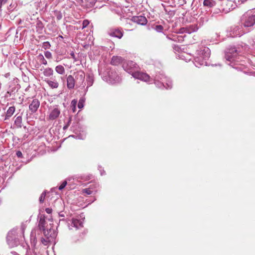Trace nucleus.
<instances>
[{
  "label": "nucleus",
  "mask_w": 255,
  "mask_h": 255,
  "mask_svg": "<svg viewBox=\"0 0 255 255\" xmlns=\"http://www.w3.org/2000/svg\"><path fill=\"white\" fill-rule=\"evenodd\" d=\"M211 54L210 49L206 46H202L196 51L193 62L196 67L208 65L207 60Z\"/></svg>",
  "instance_id": "nucleus-1"
},
{
  "label": "nucleus",
  "mask_w": 255,
  "mask_h": 255,
  "mask_svg": "<svg viewBox=\"0 0 255 255\" xmlns=\"http://www.w3.org/2000/svg\"><path fill=\"white\" fill-rule=\"evenodd\" d=\"M154 83L159 88L171 89L172 86L171 80L162 73L156 74L154 78Z\"/></svg>",
  "instance_id": "nucleus-2"
},
{
  "label": "nucleus",
  "mask_w": 255,
  "mask_h": 255,
  "mask_svg": "<svg viewBox=\"0 0 255 255\" xmlns=\"http://www.w3.org/2000/svg\"><path fill=\"white\" fill-rule=\"evenodd\" d=\"M242 24L245 27H251L255 24V14L252 10H249L244 13L241 18Z\"/></svg>",
  "instance_id": "nucleus-3"
},
{
  "label": "nucleus",
  "mask_w": 255,
  "mask_h": 255,
  "mask_svg": "<svg viewBox=\"0 0 255 255\" xmlns=\"http://www.w3.org/2000/svg\"><path fill=\"white\" fill-rule=\"evenodd\" d=\"M238 54V50L235 47H231L225 51V57L227 61L230 62L231 63L229 65H231L233 68L238 69V67H235V64L232 65L231 64L235 61L236 58Z\"/></svg>",
  "instance_id": "nucleus-4"
},
{
  "label": "nucleus",
  "mask_w": 255,
  "mask_h": 255,
  "mask_svg": "<svg viewBox=\"0 0 255 255\" xmlns=\"http://www.w3.org/2000/svg\"><path fill=\"white\" fill-rule=\"evenodd\" d=\"M123 68L129 74L133 76L134 72L138 70V66L132 61H125L123 64Z\"/></svg>",
  "instance_id": "nucleus-5"
},
{
  "label": "nucleus",
  "mask_w": 255,
  "mask_h": 255,
  "mask_svg": "<svg viewBox=\"0 0 255 255\" xmlns=\"http://www.w3.org/2000/svg\"><path fill=\"white\" fill-rule=\"evenodd\" d=\"M74 75L77 86L78 87L83 86L84 87L85 85H83V83L85 80V74L84 71L82 70L78 71L74 73Z\"/></svg>",
  "instance_id": "nucleus-6"
},
{
  "label": "nucleus",
  "mask_w": 255,
  "mask_h": 255,
  "mask_svg": "<svg viewBox=\"0 0 255 255\" xmlns=\"http://www.w3.org/2000/svg\"><path fill=\"white\" fill-rule=\"evenodd\" d=\"M68 227L70 230H78L83 227V222L80 220L73 218L70 222L68 223Z\"/></svg>",
  "instance_id": "nucleus-7"
},
{
  "label": "nucleus",
  "mask_w": 255,
  "mask_h": 255,
  "mask_svg": "<svg viewBox=\"0 0 255 255\" xmlns=\"http://www.w3.org/2000/svg\"><path fill=\"white\" fill-rule=\"evenodd\" d=\"M132 77L144 82H149V76L146 73L140 72L138 70L133 73Z\"/></svg>",
  "instance_id": "nucleus-8"
},
{
  "label": "nucleus",
  "mask_w": 255,
  "mask_h": 255,
  "mask_svg": "<svg viewBox=\"0 0 255 255\" xmlns=\"http://www.w3.org/2000/svg\"><path fill=\"white\" fill-rule=\"evenodd\" d=\"M131 19L133 22L141 25H145L147 22L146 18L143 15L134 16Z\"/></svg>",
  "instance_id": "nucleus-9"
},
{
  "label": "nucleus",
  "mask_w": 255,
  "mask_h": 255,
  "mask_svg": "<svg viewBox=\"0 0 255 255\" xmlns=\"http://www.w3.org/2000/svg\"><path fill=\"white\" fill-rule=\"evenodd\" d=\"M198 29V27L197 24H190L185 27H183L180 29L181 33H187L190 34L192 32L197 31Z\"/></svg>",
  "instance_id": "nucleus-10"
},
{
  "label": "nucleus",
  "mask_w": 255,
  "mask_h": 255,
  "mask_svg": "<svg viewBox=\"0 0 255 255\" xmlns=\"http://www.w3.org/2000/svg\"><path fill=\"white\" fill-rule=\"evenodd\" d=\"M43 233L45 237L48 238L53 241L57 236V233L54 229H52L51 227L49 229L47 228V230L43 231Z\"/></svg>",
  "instance_id": "nucleus-11"
},
{
  "label": "nucleus",
  "mask_w": 255,
  "mask_h": 255,
  "mask_svg": "<svg viewBox=\"0 0 255 255\" xmlns=\"http://www.w3.org/2000/svg\"><path fill=\"white\" fill-rule=\"evenodd\" d=\"M40 102L37 99H33L29 106V109L31 113H35L39 108Z\"/></svg>",
  "instance_id": "nucleus-12"
},
{
  "label": "nucleus",
  "mask_w": 255,
  "mask_h": 255,
  "mask_svg": "<svg viewBox=\"0 0 255 255\" xmlns=\"http://www.w3.org/2000/svg\"><path fill=\"white\" fill-rule=\"evenodd\" d=\"M60 114V110L58 108L52 109L47 118L48 120H54L56 119Z\"/></svg>",
  "instance_id": "nucleus-13"
},
{
  "label": "nucleus",
  "mask_w": 255,
  "mask_h": 255,
  "mask_svg": "<svg viewBox=\"0 0 255 255\" xmlns=\"http://www.w3.org/2000/svg\"><path fill=\"white\" fill-rule=\"evenodd\" d=\"M17 229H13L8 232L7 236V242L9 245L10 244V243L13 240L16 239L15 236H17L16 232Z\"/></svg>",
  "instance_id": "nucleus-14"
},
{
  "label": "nucleus",
  "mask_w": 255,
  "mask_h": 255,
  "mask_svg": "<svg viewBox=\"0 0 255 255\" xmlns=\"http://www.w3.org/2000/svg\"><path fill=\"white\" fill-rule=\"evenodd\" d=\"M76 84L75 79L72 75H69L67 78V86L69 89H72L74 88Z\"/></svg>",
  "instance_id": "nucleus-15"
},
{
  "label": "nucleus",
  "mask_w": 255,
  "mask_h": 255,
  "mask_svg": "<svg viewBox=\"0 0 255 255\" xmlns=\"http://www.w3.org/2000/svg\"><path fill=\"white\" fill-rule=\"evenodd\" d=\"M123 36V31L122 29L115 28L113 29V37L121 39Z\"/></svg>",
  "instance_id": "nucleus-16"
},
{
  "label": "nucleus",
  "mask_w": 255,
  "mask_h": 255,
  "mask_svg": "<svg viewBox=\"0 0 255 255\" xmlns=\"http://www.w3.org/2000/svg\"><path fill=\"white\" fill-rule=\"evenodd\" d=\"M240 26H237L235 27L233 30V32L234 35L232 36H239L240 37L243 35L244 33V32L243 30L240 29Z\"/></svg>",
  "instance_id": "nucleus-17"
},
{
  "label": "nucleus",
  "mask_w": 255,
  "mask_h": 255,
  "mask_svg": "<svg viewBox=\"0 0 255 255\" xmlns=\"http://www.w3.org/2000/svg\"><path fill=\"white\" fill-rule=\"evenodd\" d=\"M15 107L14 106L10 107L7 111H6V115L4 120H8L10 117L12 116L15 112Z\"/></svg>",
  "instance_id": "nucleus-18"
},
{
  "label": "nucleus",
  "mask_w": 255,
  "mask_h": 255,
  "mask_svg": "<svg viewBox=\"0 0 255 255\" xmlns=\"http://www.w3.org/2000/svg\"><path fill=\"white\" fill-rule=\"evenodd\" d=\"M45 81L49 86L52 89L57 88L59 86V84L56 80L52 81L47 79Z\"/></svg>",
  "instance_id": "nucleus-19"
},
{
  "label": "nucleus",
  "mask_w": 255,
  "mask_h": 255,
  "mask_svg": "<svg viewBox=\"0 0 255 255\" xmlns=\"http://www.w3.org/2000/svg\"><path fill=\"white\" fill-rule=\"evenodd\" d=\"M103 79L109 83H111V77L110 75V71H105L102 75Z\"/></svg>",
  "instance_id": "nucleus-20"
},
{
  "label": "nucleus",
  "mask_w": 255,
  "mask_h": 255,
  "mask_svg": "<svg viewBox=\"0 0 255 255\" xmlns=\"http://www.w3.org/2000/svg\"><path fill=\"white\" fill-rule=\"evenodd\" d=\"M216 2L213 0H204L203 5L209 7H212L215 6Z\"/></svg>",
  "instance_id": "nucleus-21"
},
{
  "label": "nucleus",
  "mask_w": 255,
  "mask_h": 255,
  "mask_svg": "<svg viewBox=\"0 0 255 255\" xmlns=\"http://www.w3.org/2000/svg\"><path fill=\"white\" fill-rule=\"evenodd\" d=\"M56 72L60 74L63 75L65 73V70L64 67L61 65H58L55 67Z\"/></svg>",
  "instance_id": "nucleus-22"
},
{
  "label": "nucleus",
  "mask_w": 255,
  "mask_h": 255,
  "mask_svg": "<svg viewBox=\"0 0 255 255\" xmlns=\"http://www.w3.org/2000/svg\"><path fill=\"white\" fill-rule=\"evenodd\" d=\"M43 74L46 77H49L53 74V70L51 68H47L44 69Z\"/></svg>",
  "instance_id": "nucleus-23"
},
{
  "label": "nucleus",
  "mask_w": 255,
  "mask_h": 255,
  "mask_svg": "<svg viewBox=\"0 0 255 255\" xmlns=\"http://www.w3.org/2000/svg\"><path fill=\"white\" fill-rule=\"evenodd\" d=\"M123 61V59L120 56H113V65H118Z\"/></svg>",
  "instance_id": "nucleus-24"
},
{
  "label": "nucleus",
  "mask_w": 255,
  "mask_h": 255,
  "mask_svg": "<svg viewBox=\"0 0 255 255\" xmlns=\"http://www.w3.org/2000/svg\"><path fill=\"white\" fill-rule=\"evenodd\" d=\"M87 87L86 88V91H87L89 87H91L94 82L93 77L90 75H89L87 77Z\"/></svg>",
  "instance_id": "nucleus-25"
},
{
  "label": "nucleus",
  "mask_w": 255,
  "mask_h": 255,
  "mask_svg": "<svg viewBox=\"0 0 255 255\" xmlns=\"http://www.w3.org/2000/svg\"><path fill=\"white\" fill-rule=\"evenodd\" d=\"M14 125L17 128H21L22 127V117L21 116H18L16 118L14 121Z\"/></svg>",
  "instance_id": "nucleus-26"
},
{
  "label": "nucleus",
  "mask_w": 255,
  "mask_h": 255,
  "mask_svg": "<svg viewBox=\"0 0 255 255\" xmlns=\"http://www.w3.org/2000/svg\"><path fill=\"white\" fill-rule=\"evenodd\" d=\"M41 242L42 243V244H43L44 246H47L49 243L53 242V241H52V240L48 238L45 237V238H41Z\"/></svg>",
  "instance_id": "nucleus-27"
},
{
  "label": "nucleus",
  "mask_w": 255,
  "mask_h": 255,
  "mask_svg": "<svg viewBox=\"0 0 255 255\" xmlns=\"http://www.w3.org/2000/svg\"><path fill=\"white\" fill-rule=\"evenodd\" d=\"M37 58L42 64H43L44 65H46L47 64V62L45 59V58L42 54H39L37 56Z\"/></svg>",
  "instance_id": "nucleus-28"
},
{
  "label": "nucleus",
  "mask_w": 255,
  "mask_h": 255,
  "mask_svg": "<svg viewBox=\"0 0 255 255\" xmlns=\"http://www.w3.org/2000/svg\"><path fill=\"white\" fill-rule=\"evenodd\" d=\"M71 108L72 112L75 113L76 109V105L77 104V101L76 99H74L71 101Z\"/></svg>",
  "instance_id": "nucleus-29"
},
{
  "label": "nucleus",
  "mask_w": 255,
  "mask_h": 255,
  "mask_svg": "<svg viewBox=\"0 0 255 255\" xmlns=\"http://www.w3.org/2000/svg\"><path fill=\"white\" fill-rule=\"evenodd\" d=\"M85 99L84 98H81L80 99L78 104V107L79 109H82L84 107Z\"/></svg>",
  "instance_id": "nucleus-30"
},
{
  "label": "nucleus",
  "mask_w": 255,
  "mask_h": 255,
  "mask_svg": "<svg viewBox=\"0 0 255 255\" xmlns=\"http://www.w3.org/2000/svg\"><path fill=\"white\" fill-rule=\"evenodd\" d=\"M113 77H115V79H113V84L114 83H118L121 81V78L116 73H115V74L113 73Z\"/></svg>",
  "instance_id": "nucleus-31"
},
{
  "label": "nucleus",
  "mask_w": 255,
  "mask_h": 255,
  "mask_svg": "<svg viewBox=\"0 0 255 255\" xmlns=\"http://www.w3.org/2000/svg\"><path fill=\"white\" fill-rule=\"evenodd\" d=\"M44 223L45 221L42 219H40L39 223V227L40 230H42L43 231H44L45 229L44 228Z\"/></svg>",
  "instance_id": "nucleus-32"
},
{
  "label": "nucleus",
  "mask_w": 255,
  "mask_h": 255,
  "mask_svg": "<svg viewBox=\"0 0 255 255\" xmlns=\"http://www.w3.org/2000/svg\"><path fill=\"white\" fill-rule=\"evenodd\" d=\"M51 45L50 43L48 41H46L43 43L42 47L44 49H47L50 48Z\"/></svg>",
  "instance_id": "nucleus-33"
},
{
  "label": "nucleus",
  "mask_w": 255,
  "mask_h": 255,
  "mask_svg": "<svg viewBox=\"0 0 255 255\" xmlns=\"http://www.w3.org/2000/svg\"><path fill=\"white\" fill-rule=\"evenodd\" d=\"M163 28L161 25H157L154 27V29L158 32H162Z\"/></svg>",
  "instance_id": "nucleus-34"
},
{
  "label": "nucleus",
  "mask_w": 255,
  "mask_h": 255,
  "mask_svg": "<svg viewBox=\"0 0 255 255\" xmlns=\"http://www.w3.org/2000/svg\"><path fill=\"white\" fill-rule=\"evenodd\" d=\"M83 193H86L87 195H90L93 193V191L90 188H85L82 190Z\"/></svg>",
  "instance_id": "nucleus-35"
},
{
  "label": "nucleus",
  "mask_w": 255,
  "mask_h": 255,
  "mask_svg": "<svg viewBox=\"0 0 255 255\" xmlns=\"http://www.w3.org/2000/svg\"><path fill=\"white\" fill-rule=\"evenodd\" d=\"M44 55L45 57L47 59H51L52 57V53L48 51L44 52Z\"/></svg>",
  "instance_id": "nucleus-36"
},
{
  "label": "nucleus",
  "mask_w": 255,
  "mask_h": 255,
  "mask_svg": "<svg viewBox=\"0 0 255 255\" xmlns=\"http://www.w3.org/2000/svg\"><path fill=\"white\" fill-rule=\"evenodd\" d=\"M45 196H46V192L44 191L40 195V197H39V202L40 203H42L43 202L44 200V199H45Z\"/></svg>",
  "instance_id": "nucleus-37"
},
{
  "label": "nucleus",
  "mask_w": 255,
  "mask_h": 255,
  "mask_svg": "<svg viewBox=\"0 0 255 255\" xmlns=\"http://www.w3.org/2000/svg\"><path fill=\"white\" fill-rule=\"evenodd\" d=\"M249 43L253 48L255 49V37L250 40Z\"/></svg>",
  "instance_id": "nucleus-38"
},
{
  "label": "nucleus",
  "mask_w": 255,
  "mask_h": 255,
  "mask_svg": "<svg viewBox=\"0 0 255 255\" xmlns=\"http://www.w3.org/2000/svg\"><path fill=\"white\" fill-rule=\"evenodd\" d=\"M89 24V21L88 20H87V19L84 20L83 21V23H82V29H84L85 27H86Z\"/></svg>",
  "instance_id": "nucleus-39"
},
{
  "label": "nucleus",
  "mask_w": 255,
  "mask_h": 255,
  "mask_svg": "<svg viewBox=\"0 0 255 255\" xmlns=\"http://www.w3.org/2000/svg\"><path fill=\"white\" fill-rule=\"evenodd\" d=\"M66 185H67V181H64L61 184V185L59 187V188H58L59 190H62L63 189H64L65 188V187L66 186Z\"/></svg>",
  "instance_id": "nucleus-40"
},
{
  "label": "nucleus",
  "mask_w": 255,
  "mask_h": 255,
  "mask_svg": "<svg viewBox=\"0 0 255 255\" xmlns=\"http://www.w3.org/2000/svg\"><path fill=\"white\" fill-rule=\"evenodd\" d=\"M7 0H0V8L7 2Z\"/></svg>",
  "instance_id": "nucleus-41"
},
{
  "label": "nucleus",
  "mask_w": 255,
  "mask_h": 255,
  "mask_svg": "<svg viewBox=\"0 0 255 255\" xmlns=\"http://www.w3.org/2000/svg\"><path fill=\"white\" fill-rule=\"evenodd\" d=\"M25 228H26V226L24 224H22L21 226V234H22L23 236L24 230Z\"/></svg>",
  "instance_id": "nucleus-42"
},
{
  "label": "nucleus",
  "mask_w": 255,
  "mask_h": 255,
  "mask_svg": "<svg viewBox=\"0 0 255 255\" xmlns=\"http://www.w3.org/2000/svg\"><path fill=\"white\" fill-rule=\"evenodd\" d=\"M16 154L18 157L21 158L22 157V154L20 151H17Z\"/></svg>",
  "instance_id": "nucleus-43"
},
{
  "label": "nucleus",
  "mask_w": 255,
  "mask_h": 255,
  "mask_svg": "<svg viewBox=\"0 0 255 255\" xmlns=\"http://www.w3.org/2000/svg\"><path fill=\"white\" fill-rule=\"evenodd\" d=\"M70 55L72 57V58L74 59V61H76L77 60H76V58L75 57V54H74V52L73 51H71V53H70Z\"/></svg>",
  "instance_id": "nucleus-44"
},
{
  "label": "nucleus",
  "mask_w": 255,
  "mask_h": 255,
  "mask_svg": "<svg viewBox=\"0 0 255 255\" xmlns=\"http://www.w3.org/2000/svg\"><path fill=\"white\" fill-rule=\"evenodd\" d=\"M46 212L48 214H50L52 212V209L50 208H46L45 210Z\"/></svg>",
  "instance_id": "nucleus-45"
},
{
  "label": "nucleus",
  "mask_w": 255,
  "mask_h": 255,
  "mask_svg": "<svg viewBox=\"0 0 255 255\" xmlns=\"http://www.w3.org/2000/svg\"><path fill=\"white\" fill-rule=\"evenodd\" d=\"M71 117H70L69 118V120L67 123V125L69 126L71 124Z\"/></svg>",
  "instance_id": "nucleus-46"
},
{
  "label": "nucleus",
  "mask_w": 255,
  "mask_h": 255,
  "mask_svg": "<svg viewBox=\"0 0 255 255\" xmlns=\"http://www.w3.org/2000/svg\"><path fill=\"white\" fill-rule=\"evenodd\" d=\"M69 126H68L67 124L64 126L63 129L65 130L68 128Z\"/></svg>",
  "instance_id": "nucleus-47"
},
{
  "label": "nucleus",
  "mask_w": 255,
  "mask_h": 255,
  "mask_svg": "<svg viewBox=\"0 0 255 255\" xmlns=\"http://www.w3.org/2000/svg\"><path fill=\"white\" fill-rule=\"evenodd\" d=\"M248 0H240V1L241 2V3H244L246 1H247Z\"/></svg>",
  "instance_id": "nucleus-48"
},
{
  "label": "nucleus",
  "mask_w": 255,
  "mask_h": 255,
  "mask_svg": "<svg viewBox=\"0 0 255 255\" xmlns=\"http://www.w3.org/2000/svg\"><path fill=\"white\" fill-rule=\"evenodd\" d=\"M61 17H62L61 15H59L57 16L58 19H60L61 18Z\"/></svg>",
  "instance_id": "nucleus-49"
},
{
  "label": "nucleus",
  "mask_w": 255,
  "mask_h": 255,
  "mask_svg": "<svg viewBox=\"0 0 255 255\" xmlns=\"http://www.w3.org/2000/svg\"><path fill=\"white\" fill-rule=\"evenodd\" d=\"M77 1L78 2H83V0H77Z\"/></svg>",
  "instance_id": "nucleus-50"
},
{
  "label": "nucleus",
  "mask_w": 255,
  "mask_h": 255,
  "mask_svg": "<svg viewBox=\"0 0 255 255\" xmlns=\"http://www.w3.org/2000/svg\"><path fill=\"white\" fill-rule=\"evenodd\" d=\"M59 216H61V217H64L63 215H59Z\"/></svg>",
  "instance_id": "nucleus-51"
},
{
  "label": "nucleus",
  "mask_w": 255,
  "mask_h": 255,
  "mask_svg": "<svg viewBox=\"0 0 255 255\" xmlns=\"http://www.w3.org/2000/svg\"><path fill=\"white\" fill-rule=\"evenodd\" d=\"M91 176H90L89 177V178H88V179H90V178H91Z\"/></svg>",
  "instance_id": "nucleus-52"
}]
</instances>
